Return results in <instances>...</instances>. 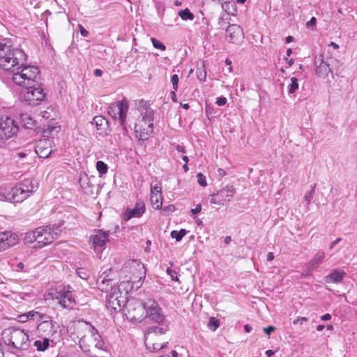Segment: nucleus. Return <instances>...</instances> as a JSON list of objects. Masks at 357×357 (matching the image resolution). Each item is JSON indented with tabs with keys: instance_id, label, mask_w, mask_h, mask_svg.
Instances as JSON below:
<instances>
[{
	"instance_id": "nucleus-1",
	"label": "nucleus",
	"mask_w": 357,
	"mask_h": 357,
	"mask_svg": "<svg viewBox=\"0 0 357 357\" xmlns=\"http://www.w3.org/2000/svg\"><path fill=\"white\" fill-rule=\"evenodd\" d=\"M26 61L24 51L14 48L10 45L0 42V68L6 71H15L18 66H23Z\"/></svg>"
},
{
	"instance_id": "nucleus-2",
	"label": "nucleus",
	"mask_w": 357,
	"mask_h": 357,
	"mask_svg": "<svg viewBox=\"0 0 357 357\" xmlns=\"http://www.w3.org/2000/svg\"><path fill=\"white\" fill-rule=\"evenodd\" d=\"M13 80L25 87L38 83L40 80L39 69L34 66H18L13 72Z\"/></svg>"
},
{
	"instance_id": "nucleus-3",
	"label": "nucleus",
	"mask_w": 357,
	"mask_h": 357,
	"mask_svg": "<svg viewBox=\"0 0 357 357\" xmlns=\"http://www.w3.org/2000/svg\"><path fill=\"white\" fill-rule=\"evenodd\" d=\"M33 192L25 183H20L12 188H0V201L12 203H21Z\"/></svg>"
},
{
	"instance_id": "nucleus-4",
	"label": "nucleus",
	"mask_w": 357,
	"mask_h": 357,
	"mask_svg": "<svg viewBox=\"0 0 357 357\" xmlns=\"http://www.w3.org/2000/svg\"><path fill=\"white\" fill-rule=\"evenodd\" d=\"M5 343L16 349H26L29 346V335L20 328H8L3 333Z\"/></svg>"
},
{
	"instance_id": "nucleus-5",
	"label": "nucleus",
	"mask_w": 357,
	"mask_h": 357,
	"mask_svg": "<svg viewBox=\"0 0 357 357\" xmlns=\"http://www.w3.org/2000/svg\"><path fill=\"white\" fill-rule=\"evenodd\" d=\"M142 119L135 123V131L136 137L139 140H147L151 134L153 132V111L151 109H146L142 112Z\"/></svg>"
},
{
	"instance_id": "nucleus-6",
	"label": "nucleus",
	"mask_w": 357,
	"mask_h": 357,
	"mask_svg": "<svg viewBox=\"0 0 357 357\" xmlns=\"http://www.w3.org/2000/svg\"><path fill=\"white\" fill-rule=\"evenodd\" d=\"M128 111V103L126 100H122L112 103L107 108L108 114L114 119H118L123 135H127L126 119Z\"/></svg>"
},
{
	"instance_id": "nucleus-7",
	"label": "nucleus",
	"mask_w": 357,
	"mask_h": 357,
	"mask_svg": "<svg viewBox=\"0 0 357 357\" xmlns=\"http://www.w3.org/2000/svg\"><path fill=\"white\" fill-rule=\"evenodd\" d=\"M126 316L131 321H140L146 317L144 301L133 299L128 302L126 307Z\"/></svg>"
},
{
	"instance_id": "nucleus-8",
	"label": "nucleus",
	"mask_w": 357,
	"mask_h": 357,
	"mask_svg": "<svg viewBox=\"0 0 357 357\" xmlns=\"http://www.w3.org/2000/svg\"><path fill=\"white\" fill-rule=\"evenodd\" d=\"M19 126L15 121L8 116H3L0 119V138L8 139L17 136Z\"/></svg>"
},
{
	"instance_id": "nucleus-9",
	"label": "nucleus",
	"mask_w": 357,
	"mask_h": 357,
	"mask_svg": "<svg viewBox=\"0 0 357 357\" xmlns=\"http://www.w3.org/2000/svg\"><path fill=\"white\" fill-rule=\"evenodd\" d=\"M26 89L24 98L30 105H39L45 97V93L39 82L26 86Z\"/></svg>"
},
{
	"instance_id": "nucleus-10",
	"label": "nucleus",
	"mask_w": 357,
	"mask_h": 357,
	"mask_svg": "<svg viewBox=\"0 0 357 357\" xmlns=\"http://www.w3.org/2000/svg\"><path fill=\"white\" fill-rule=\"evenodd\" d=\"M334 61L335 59L333 57L325 58L323 54L315 56L314 64L316 75L325 78L331 72V66Z\"/></svg>"
},
{
	"instance_id": "nucleus-11",
	"label": "nucleus",
	"mask_w": 357,
	"mask_h": 357,
	"mask_svg": "<svg viewBox=\"0 0 357 357\" xmlns=\"http://www.w3.org/2000/svg\"><path fill=\"white\" fill-rule=\"evenodd\" d=\"M144 305L146 317H149L153 321L158 324H160L165 320L162 310L155 300L149 298L144 301Z\"/></svg>"
},
{
	"instance_id": "nucleus-12",
	"label": "nucleus",
	"mask_w": 357,
	"mask_h": 357,
	"mask_svg": "<svg viewBox=\"0 0 357 357\" xmlns=\"http://www.w3.org/2000/svg\"><path fill=\"white\" fill-rule=\"evenodd\" d=\"M236 189L232 185H227L225 188L220 189L216 193L211 195L210 203L211 204H217L222 206L227 201H230V199L235 195Z\"/></svg>"
},
{
	"instance_id": "nucleus-13",
	"label": "nucleus",
	"mask_w": 357,
	"mask_h": 357,
	"mask_svg": "<svg viewBox=\"0 0 357 357\" xmlns=\"http://www.w3.org/2000/svg\"><path fill=\"white\" fill-rule=\"evenodd\" d=\"M57 294L56 299L59 300V304L62 307L68 310L73 309L76 302L71 291L64 288L60 290Z\"/></svg>"
},
{
	"instance_id": "nucleus-14",
	"label": "nucleus",
	"mask_w": 357,
	"mask_h": 357,
	"mask_svg": "<svg viewBox=\"0 0 357 357\" xmlns=\"http://www.w3.org/2000/svg\"><path fill=\"white\" fill-rule=\"evenodd\" d=\"M17 236L11 231L0 232V252L4 251L17 244Z\"/></svg>"
},
{
	"instance_id": "nucleus-15",
	"label": "nucleus",
	"mask_w": 357,
	"mask_h": 357,
	"mask_svg": "<svg viewBox=\"0 0 357 357\" xmlns=\"http://www.w3.org/2000/svg\"><path fill=\"white\" fill-rule=\"evenodd\" d=\"M226 37L229 43L237 44L243 38V30L237 24H230L226 29Z\"/></svg>"
},
{
	"instance_id": "nucleus-16",
	"label": "nucleus",
	"mask_w": 357,
	"mask_h": 357,
	"mask_svg": "<svg viewBox=\"0 0 357 357\" xmlns=\"http://www.w3.org/2000/svg\"><path fill=\"white\" fill-rule=\"evenodd\" d=\"M94 176L89 177L84 172H81L79 176V183L83 192L86 195H92L93 193L95 181Z\"/></svg>"
},
{
	"instance_id": "nucleus-17",
	"label": "nucleus",
	"mask_w": 357,
	"mask_h": 357,
	"mask_svg": "<svg viewBox=\"0 0 357 357\" xmlns=\"http://www.w3.org/2000/svg\"><path fill=\"white\" fill-rule=\"evenodd\" d=\"M39 228L42 229L43 231L38 234V246L42 248L52 243L56 237L52 234L50 226L40 227Z\"/></svg>"
},
{
	"instance_id": "nucleus-18",
	"label": "nucleus",
	"mask_w": 357,
	"mask_h": 357,
	"mask_svg": "<svg viewBox=\"0 0 357 357\" xmlns=\"http://www.w3.org/2000/svg\"><path fill=\"white\" fill-rule=\"evenodd\" d=\"M145 212V204L143 201L138 200L133 208H128L124 213V219L128 220L132 218H139Z\"/></svg>"
},
{
	"instance_id": "nucleus-19",
	"label": "nucleus",
	"mask_w": 357,
	"mask_h": 357,
	"mask_svg": "<svg viewBox=\"0 0 357 357\" xmlns=\"http://www.w3.org/2000/svg\"><path fill=\"white\" fill-rule=\"evenodd\" d=\"M53 327L54 323L51 319L45 321H40L37 326V331L40 336L47 337V336L53 335Z\"/></svg>"
},
{
	"instance_id": "nucleus-20",
	"label": "nucleus",
	"mask_w": 357,
	"mask_h": 357,
	"mask_svg": "<svg viewBox=\"0 0 357 357\" xmlns=\"http://www.w3.org/2000/svg\"><path fill=\"white\" fill-rule=\"evenodd\" d=\"M97 284L98 289L102 291L110 292L114 290V286L115 283L113 280L106 278L103 274L100 275L97 279Z\"/></svg>"
},
{
	"instance_id": "nucleus-21",
	"label": "nucleus",
	"mask_w": 357,
	"mask_h": 357,
	"mask_svg": "<svg viewBox=\"0 0 357 357\" xmlns=\"http://www.w3.org/2000/svg\"><path fill=\"white\" fill-rule=\"evenodd\" d=\"M119 294V291H116V288H114V290L110 291L109 294L107 298V307L109 310H117L118 309H121V301L119 300L118 294Z\"/></svg>"
},
{
	"instance_id": "nucleus-22",
	"label": "nucleus",
	"mask_w": 357,
	"mask_h": 357,
	"mask_svg": "<svg viewBox=\"0 0 357 357\" xmlns=\"http://www.w3.org/2000/svg\"><path fill=\"white\" fill-rule=\"evenodd\" d=\"M109 233L99 229L90 239L92 241L94 247H103L108 241Z\"/></svg>"
},
{
	"instance_id": "nucleus-23",
	"label": "nucleus",
	"mask_w": 357,
	"mask_h": 357,
	"mask_svg": "<svg viewBox=\"0 0 357 357\" xmlns=\"http://www.w3.org/2000/svg\"><path fill=\"white\" fill-rule=\"evenodd\" d=\"M344 275V271L334 270L325 278V281L327 283H340L343 280Z\"/></svg>"
},
{
	"instance_id": "nucleus-24",
	"label": "nucleus",
	"mask_w": 357,
	"mask_h": 357,
	"mask_svg": "<svg viewBox=\"0 0 357 357\" xmlns=\"http://www.w3.org/2000/svg\"><path fill=\"white\" fill-rule=\"evenodd\" d=\"M91 123L96 126L100 134L105 132L108 127V121L102 116H96Z\"/></svg>"
},
{
	"instance_id": "nucleus-25",
	"label": "nucleus",
	"mask_w": 357,
	"mask_h": 357,
	"mask_svg": "<svg viewBox=\"0 0 357 357\" xmlns=\"http://www.w3.org/2000/svg\"><path fill=\"white\" fill-rule=\"evenodd\" d=\"M43 231L40 228H36L35 230L29 231L26 233H25L24 237V241L26 244H31L33 242H36L38 244V234L40 232Z\"/></svg>"
},
{
	"instance_id": "nucleus-26",
	"label": "nucleus",
	"mask_w": 357,
	"mask_h": 357,
	"mask_svg": "<svg viewBox=\"0 0 357 357\" xmlns=\"http://www.w3.org/2000/svg\"><path fill=\"white\" fill-rule=\"evenodd\" d=\"M44 144H46V142H40L36 148V152L40 158H46L52 153V149L45 147Z\"/></svg>"
},
{
	"instance_id": "nucleus-27",
	"label": "nucleus",
	"mask_w": 357,
	"mask_h": 357,
	"mask_svg": "<svg viewBox=\"0 0 357 357\" xmlns=\"http://www.w3.org/2000/svg\"><path fill=\"white\" fill-rule=\"evenodd\" d=\"M324 257L325 255L323 252H318L314 256L313 259L309 262L308 266L307 268V272L311 271L312 268L317 267L319 264H321Z\"/></svg>"
},
{
	"instance_id": "nucleus-28",
	"label": "nucleus",
	"mask_w": 357,
	"mask_h": 357,
	"mask_svg": "<svg viewBox=\"0 0 357 357\" xmlns=\"http://www.w3.org/2000/svg\"><path fill=\"white\" fill-rule=\"evenodd\" d=\"M91 333L95 347L98 349H102L105 344L104 342L98 331L93 326L91 327Z\"/></svg>"
},
{
	"instance_id": "nucleus-29",
	"label": "nucleus",
	"mask_w": 357,
	"mask_h": 357,
	"mask_svg": "<svg viewBox=\"0 0 357 357\" xmlns=\"http://www.w3.org/2000/svg\"><path fill=\"white\" fill-rule=\"evenodd\" d=\"M165 333V330L160 326H150L146 330L145 333H144L145 342L149 340V338L152 333L164 334Z\"/></svg>"
},
{
	"instance_id": "nucleus-30",
	"label": "nucleus",
	"mask_w": 357,
	"mask_h": 357,
	"mask_svg": "<svg viewBox=\"0 0 357 357\" xmlns=\"http://www.w3.org/2000/svg\"><path fill=\"white\" fill-rule=\"evenodd\" d=\"M20 118L22 123L25 128L33 129L36 126V121L28 114H22Z\"/></svg>"
},
{
	"instance_id": "nucleus-31",
	"label": "nucleus",
	"mask_w": 357,
	"mask_h": 357,
	"mask_svg": "<svg viewBox=\"0 0 357 357\" xmlns=\"http://www.w3.org/2000/svg\"><path fill=\"white\" fill-rule=\"evenodd\" d=\"M50 344L49 337H44L43 341L36 340L34 342V346L36 347L38 351H45L47 349Z\"/></svg>"
},
{
	"instance_id": "nucleus-32",
	"label": "nucleus",
	"mask_w": 357,
	"mask_h": 357,
	"mask_svg": "<svg viewBox=\"0 0 357 357\" xmlns=\"http://www.w3.org/2000/svg\"><path fill=\"white\" fill-rule=\"evenodd\" d=\"M222 8L229 15H233L235 11V3L233 1L221 2Z\"/></svg>"
},
{
	"instance_id": "nucleus-33",
	"label": "nucleus",
	"mask_w": 357,
	"mask_h": 357,
	"mask_svg": "<svg viewBox=\"0 0 357 357\" xmlns=\"http://www.w3.org/2000/svg\"><path fill=\"white\" fill-rule=\"evenodd\" d=\"M162 195H151L150 197L151 203L155 209H160L162 204Z\"/></svg>"
},
{
	"instance_id": "nucleus-34",
	"label": "nucleus",
	"mask_w": 357,
	"mask_h": 357,
	"mask_svg": "<svg viewBox=\"0 0 357 357\" xmlns=\"http://www.w3.org/2000/svg\"><path fill=\"white\" fill-rule=\"evenodd\" d=\"M167 344V342L163 343L162 344H158V343H151V342H149L148 340L146 342H145V344H146L147 349H149L150 351H152V352H154L155 351H159V350L166 347Z\"/></svg>"
},
{
	"instance_id": "nucleus-35",
	"label": "nucleus",
	"mask_w": 357,
	"mask_h": 357,
	"mask_svg": "<svg viewBox=\"0 0 357 357\" xmlns=\"http://www.w3.org/2000/svg\"><path fill=\"white\" fill-rule=\"evenodd\" d=\"M60 130V127L57 126H48L44 130V134L47 137H53L55 135H56Z\"/></svg>"
},
{
	"instance_id": "nucleus-36",
	"label": "nucleus",
	"mask_w": 357,
	"mask_h": 357,
	"mask_svg": "<svg viewBox=\"0 0 357 357\" xmlns=\"http://www.w3.org/2000/svg\"><path fill=\"white\" fill-rule=\"evenodd\" d=\"M178 15L183 20H192L195 18L194 14L188 8L179 10Z\"/></svg>"
},
{
	"instance_id": "nucleus-37",
	"label": "nucleus",
	"mask_w": 357,
	"mask_h": 357,
	"mask_svg": "<svg viewBox=\"0 0 357 357\" xmlns=\"http://www.w3.org/2000/svg\"><path fill=\"white\" fill-rule=\"evenodd\" d=\"M196 75L197 79L200 82H204L206 78V72L204 68V63H202V65L200 67H197L196 70Z\"/></svg>"
},
{
	"instance_id": "nucleus-38",
	"label": "nucleus",
	"mask_w": 357,
	"mask_h": 357,
	"mask_svg": "<svg viewBox=\"0 0 357 357\" xmlns=\"http://www.w3.org/2000/svg\"><path fill=\"white\" fill-rule=\"evenodd\" d=\"M186 233L187 231L184 229H181L180 231L174 230L171 232V236L176 241H180Z\"/></svg>"
},
{
	"instance_id": "nucleus-39",
	"label": "nucleus",
	"mask_w": 357,
	"mask_h": 357,
	"mask_svg": "<svg viewBox=\"0 0 357 357\" xmlns=\"http://www.w3.org/2000/svg\"><path fill=\"white\" fill-rule=\"evenodd\" d=\"M298 89V79L296 77L291 78V84L288 86V93H294Z\"/></svg>"
},
{
	"instance_id": "nucleus-40",
	"label": "nucleus",
	"mask_w": 357,
	"mask_h": 357,
	"mask_svg": "<svg viewBox=\"0 0 357 357\" xmlns=\"http://www.w3.org/2000/svg\"><path fill=\"white\" fill-rule=\"evenodd\" d=\"M77 274L78 275V276L79 278H81L82 279L85 280H88V278H89V275H90L89 271L88 269H86V268H83V267L78 268L77 269Z\"/></svg>"
},
{
	"instance_id": "nucleus-41",
	"label": "nucleus",
	"mask_w": 357,
	"mask_h": 357,
	"mask_svg": "<svg viewBox=\"0 0 357 357\" xmlns=\"http://www.w3.org/2000/svg\"><path fill=\"white\" fill-rule=\"evenodd\" d=\"M96 169L99 172L100 175H103L107 172V165L102 161L98 160L96 162Z\"/></svg>"
},
{
	"instance_id": "nucleus-42",
	"label": "nucleus",
	"mask_w": 357,
	"mask_h": 357,
	"mask_svg": "<svg viewBox=\"0 0 357 357\" xmlns=\"http://www.w3.org/2000/svg\"><path fill=\"white\" fill-rule=\"evenodd\" d=\"M151 40L152 42L153 46L155 49H158L162 51H165L166 50L165 45L162 43H161L160 40H157L156 38H151Z\"/></svg>"
},
{
	"instance_id": "nucleus-43",
	"label": "nucleus",
	"mask_w": 357,
	"mask_h": 357,
	"mask_svg": "<svg viewBox=\"0 0 357 357\" xmlns=\"http://www.w3.org/2000/svg\"><path fill=\"white\" fill-rule=\"evenodd\" d=\"M316 184L314 183L311 186V190L306 192L304 196V199L309 204L311 202V199L313 198V195L315 191Z\"/></svg>"
},
{
	"instance_id": "nucleus-44",
	"label": "nucleus",
	"mask_w": 357,
	"mask_h": 357,
	"mask_svg": "<svg viewBox=\"0 0 357 357\" xmlns=\"http://www.w3.org/2000/svg\"><path fill=\"white\" fill-rule=\"evenodd\" d=\"M208 326L211 330L215 331L219 326V321L214 317H211L208 323Z\"/></svg>"
},
{
	"instance_id": "nucleus-45",
	"label": "nucleus",
	"mask_w": 357,
	"mask_h": 357,
	"mask_svg": "<svg viewBox=\"0 0 357 357\" xmlns=\"http://www.w3.org/2000/svg\"><path fill=\"white\" fill-rule=\"evenodd\" d=\"M162 195V188L160 184L156 183L155 185H151V195Z\"/></svg>"
},
{
	"instance_id": "nucleus-46",
	"label": "nucleus",
	"mask_w": 357,
	"mask_h": 357,
	"mask_svg": "<svg viewBox=\"0 0 357 357\" xmlns=\"http://www.w3.org/2000/svg\"><path fill=\"white\" fill-rule=\"evenodd\" d=\"M50 230H51L52 234H54V236L56 237V238H58L59 235L61 232V226H56V225L50 226Z\"/></svg>"
},
{
	"instance_id": "nucleus-47",
	"label": "nucleus",
	"mask_w": 357,
	"mask_h": 357,
	"mask_svg": "<svg viewBox=\"0 0 357 357\" xmlns=\"http://www.w3.org/2000/svg\"><path fill=\"white\" fill-rule=\"evenodd\" d=\"M51 319H52V317L50 315H48L47 314L38 312V314L36 316L35 320L45 321L46 320H49Z\"/></svg>"
},
{
	"instance_id": "nucleus-48",
	"label": "nucleus",
	"mask_w": 357,
	"mask_h": 357,
	"mask_svg": "<svg viewBox=\"0 0 357 357\" xmlns=\"http://www.w3.org/2000/svg\"><path fill=\"white\" fill-rule=\"evenodd\" d=\"M167 274L171 277L172 280L178 281V273L176 271L172 270L170 268H167Z\"/></svg>"
},
{
	"instance_id": "nucleus-49",
	"label": "nucleus",
	"mask_w": 357,
	"mask_h": 357,
	"mask_svg": "<svg viewBox=\"0 0 357 357\" xmlns=\"http://www.w3.org/2000/svg\"><path fill=\"white\" fill-rule=\"evenodd\" d=\"M198 183L199 184L202 186L205 187L207 185L206 180L205 176L202 173H198L197 175Z\"/></svg>"
},
{
	"instance_id": "nucleus-50",
	"label": "nucleus",
	"mask_w": 357,
	"mask_h": 357,
	"mask_svg": "<svg viewBox=\"0 0 357 357\" xmlns=\"http://www.w3.org/2000/svg\"><path fill=\"white\" fill-rule=\"evenodd\" d=\"M171 81L172 83V86H173L174 90L177 91L178 90V83L179 81L178 76L176 74L173 75L172 77Z\"/></svg>"
},
{
	"instance_id": "nucleus-51",
	"label": "nucleus",
	"mask_w": 357,
	"mask_h": 357,
	"mask_svg": "<svg viewBox=\"0 0 357 357\" xmlns=\"http://www.w3.org/2000/svg\"><path fill=\"white\" fill-rule=\"evenodd\" d=\"M38 314V312H36L34 310H31V311H29V312L25 313V316H26V317L28 318L29 320H31V319L35 320L36 316Z\"/></svg>"
},
{
	"instance_id": "nucleus-52",
	"label": "nucleus",
	"mask_w": 357,
	"mask_h": 357,
	"mask_svg": "<svg viewBox=\"0 0 357 357\" xmlns=\"http://www.w3.org/2000/svg\"><path fill=\"white\" fill-rule=\"evenodd\" d=\"M316 22H317V19L314 17H312L310 21H308L307 23H306V27L307 28H310L312 27V30H314V28L313 26H315L316 24Z\"/></svg>"
},
{
	"instance_id": "nucleus-53",
	"label": "nucleus",
	"mask_w": 357,
	"mask_h": 357,
	"mask_svg": "<svg viewBox=\"0 0 357 357\" xmlns=\"http://www.w3.org/2000/svg\"><path fill=\"white\" fill-rule=\"evenodd\" d=\"M226 102H227V98L225 97H218L216 99V104L218 106H223L226 104Z\"/></svg>"
},
{
	"instance_id": "nucleus-54",
	"label": "nucleus",
	"mask_w": 357,
	"mask_h": 357,
	"mask_svg": "<svg viewBox=\"0 0 357 357\" xmlns=\"http://www.w3.org/2000/svg\"><path fill=\"white\" fill-rule=\"evenodd\" d=\"M202 210V205L200 204H198L196 205V207L195 208L191 209L190 213L192 215H197Z\"/></svg>"
},
{
	"instance_id": "nucleus-55",
	"label": "nucleus",
	"mask_w": 357,
	"mask_h": 357,
	"mask_svg": "<svg viewBox=\"0 0 357 357\" xmlns=\"http://www.w3.org/2000/svg\"><path fill=\"white\" fill-rule=\"evenodd\" d=\"M79 29L81 35L84 37H87L89 35V31L84 29L82 25H79Z\"/></svg>"
},
{
	"instance_id": "nucleus-56",
	"label": "nucleus",
	"mask_w": 357,
	"mask_h": 357,
	"mask_svg": "<svg viewBox=\"0 0 357 357\" xmlns=\"http://www.w3.org/2000/svg\"><path fill=\"white\" fill-rule=\"evenodd\" d=\"M17 320H18L19 322L25 323L29 319L26 317V316H25V313H24V314H20V315L17 316Z\"/></svg>"
},
{
	"instance_id": "nucleus-57",
	"label": "nucleus",
	"mask_w": 357,
	"mask_h": 357,
	"mask_svg": "<svg viewBox=\"0 0 357 357\" xmlns=\"http://www.w3.org/2000/svg\"><path fill=\"white\" fill-rule=\"evenodd\" d=\"M275 330V328L273 326H269L268 327L263 328V331L268 335H269L271 332H273Z\"/></svg>"
},
{
	"instance_id": "nucleus-58",
	"label": "nucleus",
	"mask_w": 357,
	"mask_h": 357,
	"mask_svg": "<svg viewBox=\"0 0 357 357\" xmlns=\"http://www.w3.org/2000/svg\"><path fill=\"white\" fill-rule=\"evenodd\" d=\"M307 321V318L306 317H298V319H295L293 321V324L294 325H296L298 324H302L303 321Z\"/></svg>"
},
{
	"instance_id": "nucleus-59",
	"label": "nucleus",
	"mask_w": 357,
	"mask_h": 357,
	"mask_svg": "<svg viewBox=\"0 0 357 357\" xmlns=\"http://www.w3.org/2000/svg\"><path fill=\"white\" fill-rule=\"evenodd\" d=\"M163 210L165 211L173 212L175 211V207L174 205L171 204L164 207Z\"/></svg>"
},
{
	"instance_id": "nucleus-60",
	"label": "nucleus",
	"mask_w": 357,
	"mask_h": 357,
	"mask_svg": "<svg viewBox=\"0 0 357 357\" xmlns=\"http://www.w3.org/2000/svg\"><path fill=\"white\" fill-rule=\"evenodd\" d=\"M331 319V316L330 314H324L321 317V319L322 321H328V320H330Z\"/></svg>"
},
{
	"instance_id": "nucleus-61",
	"label": "nucleus",
	"mask_w": 357,
	"mask_h": 357,
	"mask_svg": "<svg viewBox=\"0 0 357 357\" xmlns=\"http://www.w3.org/2000/svg\"><path fill=\"white\" fill-rule=\"evenodd\" d=\"M171 98H172V101H174L175 102H178L176 94V91L171 92Z\"/></svg>"
},
{
	"instance_id": "nucleus-62",
	"label": "nucleus",
	"mask_w": 357,
	"mask_h": 357,
	"mask_svg": "<svg viewBox=\"0 0 357 357\" xmlns=\"http://www.w3.org/2000/svg\"><path fill=\"white\" fill-rule=\"evenodd\" d=\"M341 240H342V239H341L340 238H337L335 241H334L331 243V246H330L329 249H330V250L333 249V248L335 245H337L339 242H340V241H341Z\"/></svg>"
},
{
	"instance_id": "nucleus-63",
	"label": "nucleus",
	"mask_w": 357,
	"mask_h": 357,
	"mask_svg": "<svg viewBox=\"0 0 357 357\" xmlns=\"http://www.w3.org/2000/svg\"><path fill=\"white\" fill-rule=\"evenodd\" d=\"M94 75L96 76V77H100L102 76V71L100 70V69H96L94 70Z\"/></svg>"
},
{
	"instance_id": "nucleus-64",
	"label": "nucleus",
	"mask_w": 357,
	"mask_h": 357,
	"mask_svg": "<svg viewBox=\"0 0 357 357\" xmlns=\"http://www.w3.org/2000/svg\"><path fill=\"white\" fill-rule=\"evenodd\" d=\"M252 329V326H251L250 325H249V324H245V325L244 326V330H245V331L246 333H250V332H251Z\"/></svg>"
}]
</instances>
